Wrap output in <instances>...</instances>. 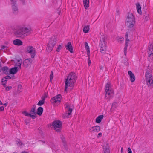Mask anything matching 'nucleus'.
I'll use <instances>...</instances> for the list:
<instances>
[{
	"label": "nucleus",
	"mask_w": 153,
	"mask_h": 153,
	"mask_svg": "<svg viewBox=\"0 0 153 153\" xmlns=\"http://www.w3.org/2000/svg\"><path fill=\"white\" fill-rule=\"evenodd\" d=\"M14 33L18 37H23L31 33V29L30 27L26 25H17L16 26Z\"/></svg>",
	"instance_id": "nucleus-1"
},
{
	"label": "nucleus",
	"mask_w": 153,
	"mask_h": 153,
	"mask_svg": "<svg viewBox=\"0 0 153 153\" xmlns=\"http://www.w3.org/2000/svg\"><path fill=\"white\" fill-rule=\"evenodd\" d=\"M126 20V24L128 29L131 30H133L135 21L134 17L132 13H128Z\"/></svg>",
	"instance_id": "nucleus-2"
},
{
	"label": "nucleus",
	"mask_w": 153,
	"mask_h": 153,
	"mask_svg": "<svg viewBox=\"0 0 153 153\" xmlns=\"http://www.w3.org/2000/svg\"><path fill=\"white\" fill-rule=\"evenodd\" d=\"M77 77L75 73L71 72L69 74L65 82H68L69 84L74 86V83L76 81Z\"/></svg>",
	"instance_id": "nucleus-3"
},
{
	"label": "nucleus",
	"mask_w": 153,
	"mask_h": 153,
	"mask_svg": "<svg viewBox=\"0 0 153 153\" xmlns=\"http://www.w3.org/2000/svg\"><path fill=\"white\" fill-rule=\"evenodd\" d=\"M146 80L147 85L150 88L153 87V79L152 75L150 74V71H147L146 73Z\"/></svg>",
	"instance_id": "nucleus-4"
},
{
	"label": "nucleus",
	"mask_w": 153,
	"mask_h": 153,
	"mask_svg": "<svg viewBox=\"0 0 153 153\" xmlns=\"http://www.w3.org/2000/svg\"><path fill=\"white\" fill-rule=\"evenodd\" d=\"M105 92L106 94L105 98H107L112 97L114 94V91L112 90L109 83H107L105 85Z\"/></svg>",
	"instance_id": "nucleus-5"
},
{
	"label": "nucleus",
	"mask_w": 153,
	"mask_h": 153,
	"mask_svg": "<svg viewBox=\"0 0 153 153\" xmlns=\"http://www.w3.org/2000/svg\"><path fill=\"white\" fill-rule=\"evenodd\" d=\"M56 41L55 37L50 39L47 48V50L48 52H50L52 50L54 46L56 44Z\"/></svg>",
	"instance_id": "nucleus-6"
},
{
	"label": "nucleus",
	"mask_w": 153,
	"mask_h": 153,
	"mask_svg": "<svg viewBox=\"0 0 153 153\" xmlns=\"http://www.w3.org/2000/svg\"><path fill=\"white\" fill-rule=\"evenodd\" d=\"M53 128L57 132L61 131V129L62 126V123L59 120H56L53 121L52 125Z\"/></svg>",
	"instance_id": "nucleus-7"
},
{
	"label": "nucleus",
	"mask_w": 153,
	"mask_h": 153,
	"mask_svg": "<svg viewBox=\"0 0 153 153\" xmlns=\"http://www.w3.org/2000/svg\"><path fill=\"white\" fill-rule=\"evenodd\" d=\"M61 96L60 94H58L54 97L51 100V102L53 104H54L55 103H59L61 101Z\"/></svg>",
	"instance_id": "nucleus-8"
},
{
	"label": "nucleus",
	"mask_w": 153,
	"mask_h": 153,
	"mask_svg": "<svg viewBox=\"0 0 153 153\" xmlns=\"http://www.w3.org/2000/svg\"><path fill=\"white\" fill-rule=\"evenodd\" d=\"M27 52L30 53L32 58H33L35 55V50L34 48L32 46H28L26 48Z\"/></svg>",
	"instance_id": "nucleus-9"
},
{
	"label": "nucleus",
	"mask_w": 153,
	"mask_h": 153,
	"mask_svg": "<svg viewBox=\"0 0 153 153\" xmlns=\"http://www.w3.org/2000/svg\"><path fill=\"white\" fill-rule=\"evenodd\" d=\"M10 4L13 13L15 14H17L18 11V7L17 2L13 3Z\"/></svg>",
	"instance_id": "nucleus-10"
},
{
	"label": "nucleus",
	"mask_w": 153,
	"mask_h": 153,
	"mask_svg": "<svg viewBox=\"0 0 153 153\" xmlns=\"http://www.w3.org/2000/svg\"><path fill=\"white\" fill-rule=\"evenodd\" d=\"M65 105L66 106L65 108L68 110V113L66 112L65 114L64 117L68 118L69 116L71 115L72 112V109L71 108H70L69 105L68 103H66Z\"/></svg>",
	"instance_id": "nucleus-11"
},
{
	"label": "nucleus",
	"mask_w": 153,
	"mask_h": 153,
	"mask_svg": "<svg viewBox=\"0 0 153 153\" xmlns=\"http://www.w3.org/2000/svg\"><path fill=\"white\" fill-rule=\"evenodd\" d=\"M148 56H152L153 55V42H152L148 46Z\"/></svg>",
	"instance_id": "nucleus-12"
},
{
	"label": "nucleus",
	"mask_w": 153,
	"mask_h": 153,
	"mask_svg": "<svg viewBox=\"0 0 153 153\" xmlns=\"http://www.w3.org/2000/svg\"><path fill=\"white\" fill-rule=\"evenodd\" d=\"M32 61V59L30 58L25 59L23 62L24 66L26 68L28 67L31 65Z\"/></svg>",
	"instance_id": "nucleus-13"
},
{
	"label": "nucleus",
	"mask_w": 153,
	"mask_h": 153,
	"mask_svg": "<svg viewBox=\"0 0 153 153\" xmlns=\"http://www.w3.org/2000/svg\"><path fill=\"white\" fill-rule=\"evenodd\" d=\"M0 70V72L2 71L3 74H4L6 75L9 74V69L8 67L4 66L1 67Z\"/></svg>",
	"instance_id": "nucleus-14"
},
{
	"label": "nucleus",
	"mask_w": 153,
	"mask_h": 153,
	"mask_svg": "<svg viewBox=\"0 0 153 153\" xmlns=\"http://www.w3.org/2000/svg\"><path fill=\"white\" fill-rule=\"evenodd\" d=\"M65 47L66 49L69 51L71 53H73V47L71 42H68L65 46Z\"/></svg>",
	"instance_id": "nucleus-15"
},
{
	"label": "nucleus",
	"mask_w": 153,
	"mask_h": 153,
	"mask_svg": "<svg viewBox=\"0 0 153 153\" xmlns=\"http://www.w3.org/2000/svg\"><path fill=\"white\" fill-rule=\"evenodd\" d=\"M128 74L130 76L131 82H133L135 81V78L134 74L130 71H128Z\"/></svg>",
	"instance_id": "nucleus-16"
},
{
	"label": "nucleus",
	"mask_w": 153,
	"mask_h": 153,
	"mask_svg": "<svg viewBox=\"0 0 153 153\" xmlns=\"http://www.w3.org/2000/svg\"><path fill=\"white\" fill-rule=\"evenodd\" d=\"M18 67H15L9 69V74H14L16 73L18 71Z\"/></svg>",
	"instance_id": "nucleus-17"
},
{
	"label": "nucleus",
	"mask_w": 153,
	"mask_h": 153,
	"mask_svg": "<svg viewBox=\"0 0 153 153\" xmlns=\"http://www.w3.org/2000/svg\"><path fill=\"white\" fill-rule=\"evenodd\" d=\"M13 43L15 45L20 46L22 44V42L20 39H16L13 41Z\"/></svg>",
	"instance_id": "nucleus-18"
},
{
	"label": "nucleus",
	"mask_w": 153,
	"mask_h": 153,
	"mask_svg": "<svg viewBox=\"0 0 153 153\" xmlns=\"http://www.w3.org/2000/svg\"><path fill=\"white\" fill-rule=\"evenodd\" d=\"M89 0H83V4L85 9L89 7Z\"/></svg>",
	"instance_id": "nucleus-19"
},
{
	"label": "nucleus",
	"mask_w": 153,
	"mask_h": 153,
	"mask_svg": "<svg viewBox=\"0 0 153 153\" xmlns=\"http://www.w3.org/2000/svg\"><path fill=\"white\" fill-rule=\"evenodd\" d=\"M85 48L87 50V55L88 57L90 56V49L89 48V47L88 45V44L87 42H85Z\"/></svg>",
	"instance_id": "nucleus-20"
},
{
	"label": "nucleus",
	"mask_w": 153,
	"mask_h": 153,
	"mask_svg": "<svg viewBox=\"0 0 153 153\" xmlns=\"http://www.w3.org/2000/svg\"><path fill=\"white\" fill-rule=\"evenodd\" d=\"M128 33L126 32L125 35V38L126 39L125 40V46H127L128 44V42H129V39H128Z\"/></svg>",
	"instance_id": "nucleus-21"
},
{
	"label": "nucleus",
	"mask_w": 153,
	"mask_h": 153,
	"mask_svg": "<svg viewBox=\"0 0 153 153\" xmlns=\"http://www.w3.org/2000/svg\"><path fill=\"white\" fill-rule=\"evenodd\" d=\"M92 128H94V129H93V132H98L100 130V127L99 126H97L94 127H92Z\"/></svg>",
	"instance_id": "nucleus-22"
},
{
	"label": "nucleus",
	"mask_w": 153,
	"mask_h": 153,
	"mask_svg": "<svg viewBox=\"0 0 153 153\" xmlns=\"http://www.w3.org/2000/svg\"><path fill=\"white\" fill-rule=\"evenodd\" d=\"M43 111V109L42 107H39L37 109V114L41 116Z\"/></svg>",
	"instance_id": "nucleus-23"
},
{
	"label": "nucleus",
	"mask_w": 153,
	"mask_h": 153,
	"mask_svg": "<svg viewBox=\"0 0 153 153\" xmlns=\"http://www.w3.org/2000/svg\"><path fill=\"white\" fill-rule=\"evenodd\" d=\"M60 138L65 148L66 149H67V145L65 137L63 135H62L61 136Z\"/></svg>",
	"instance_id": "nucleus-24"
},
{
	"label": "nucleus",
	"mask_w": 153,
	"mask_h": 153,
	"mask_svg": "<svg viewBox=\"0 0 153 153\" xmlns=\"http://www.w3.org/2000/svg\"><path fill=\"white\" fill-rule=\"evenodd\" d=\"M23 114L25 115V116H30L31 117L32 119H35L36 118V116H35V115H32V114H30L29 113L27 112L26 111H24L23 112Z\"/></svg>",
	"instance_id": "nucleus-25"
},
{
	"label": "nucleus",
	"mask_w": 153,
	"mask_h": 153,
	"mask_svg": "<svg viewBox=\"0 0 153 153\" xmlns=\"http://www.w3.org/2000/svg\"><path fill=\"white\" fill-rule=\"evenodd\" d=\"M103 115H100L96 119V122L97 123H100L101 120L103 118Z\"/></svg>",
	"instance_id": "nucleus-26"
},
{
	"label": "nucleus",
	"mask_w": 153,
	"mask_h": 153,
	"mask_svg": "<svg viewBox=\"0 0 153 153\" xmlns=\"http://www.w3.org/2000/svg\"><path fill=\"white\" fill-rule=\"evenodd\" d=\"M65 91H67V88L68 87H70L71 88V89H72V88L73 87V86L69 84L68 82H65Z\"/></svg>",
	"instance_id": "nucleus-27"
},
{
	"label": "nucleus",
	"mask_w": 153,
	"mask_h": 153,
	"mask_svg": "<svg viewBox=\"0 0 153 153\" xmlns=\"http://www.w3.org/2000/svg\"><path fill=\"white\" fill-rule=\"evenodd\" d=\"M89 25H88L86 26H85L83 29V31L85 33H87L88 32L89 30Z\"/></svg>",
	"instance_id": "nucleus-28"
},
{
	"label": "nucleus",
	"mask_w": 153,
	"mask_h": 153,
	"mask_svg": "<svg viewBox=\"0 0 153 153\" xmlns=\"http://www.w3.org/2000/svg\"><path fill=\"white\" fill-rule=\"evenodd\" d=\"M137 9L138 13L141 14L142 12L141 10V7L139 4H136Z\"/></svg>",
	"instance_id": "nucleus-29"
},
{
	"label": "nucleus",
	"mask_w": 153,
	"mask_h": 153,
	"mask_svg": "<svg viewBox=\"0 0 153 153\" xmlns=\"http://www.w3.org/2000/svg\"><path fill=\"white\" fill-rule=\"evenodd\" d=\"M101 53L102 54H104L105 53L106 51V46L104 47H102L100 48Z\"/></svg>",
	"instance_id": "nucleus-30"
},
{
	"label": "nucleus",
	"mask_w": 153,
	"mask_h": 153,
	"mask_svg": "<svg viewBox=\"0 0 153 153\" xmlns=\"http://www.w3.org/2000/svg\"><path fill=\"white\" fill-rule=\"evenodd\" d=\"M106 39V37L105 35H102L100 38V42H105V40Z\"/></svg>",
	"instance_id": "nucleus-31"
},
{
	"label": "nucleus",
	"mask_w": 153,
	"mask_h": 153,
	"mask_svg": "<svg viewBox=\"0 0 153 153\" xmlns=\"http://www.w3.org/2000/svg\"><path fill=\"white\" fill-rule=\"evenodd\" d=\"M117 106V103L116 102H114L112 104L111 108V110H114V109L116 108Z\"/></svg>",
	"instance_id": "nucleus-32"
},
{
	"label": "nucleus",
	"mask_w": 153,
	"mask_h": 153,
	"mask_svg": "<svg viewBox=\"0 0 153 153\" xmlns=\"http://www.w3.org/2000/svg\"><path fill=\"white\" fill-rule=\"evenodd\" d=\"M103 152V153H109L110 150L108 146H106L104 147Z\"/></svg>",
	"instance_id": "nucleus-33"
},
{
	"label": "nucleus",
	"mask_w": 153,
	"mask_h": 153,
	"mask_svg": "<svg viewBox=\"0 0 153 153\" xmlns=\"http://www.w3.org/2000/svg\"><path fill=\"white\" fill-rule=\"evenodd\" d=\"M22 63V61L18 60V62L16 63L17 64L16 65V66H17L18 69H20L21 68V65Z\"/></svg>",
	"instance_id": "nucleus-34"
},
{
	"label": "nucleus",
	"mask_w": 153,
	"mask_h": 153,
	"mask_svg": "<svg viewBox=\"0 0 153 153\" xmlns=\"http://www.w3.org/2000/svg\"><path fill=\"white\" fill-rule=\"evenodd\" d=\"M116 39L118 42L120 43L123 42L124 41V38L123 37H117Z\"/></svg>",
	"instance_id": "nucleus-35"
},
{
	"label": "nucleus",
	"mask_w": 153,
	"mask_h": 153,
	"mask_svg": "<svg viewBox=\"0 0 153 153\" xmlns=\"http://www.w3.org/2000/svg\"><path fill=\"white\" fill-rule=\"evenodd\" d=\"M100 46V48L102 47H104L106 46V43L105 42H100L99 45Z\"/></svg>",
	"instance_id": "nucleus-36"
},
{
	"label": "nucleus",
	"mask_w": 153,
	"mask_h": 153,
	"mask_svg": "<svg viewBox=\"0 0 153 153\" xmlns=\"http://www.w3.org/2000/svg\"><path fill=\"white\" fill-rule=\"evenodd\" d=\"M30 112L32 115H35V116L36 117L35 109L32 108L30 110Z\"/></svg>",
	"instance_id": "nucleus-37"
},
{
	"label": "nucleus",
	"mask_w": 153,
	"mask_h": 153,
	"mask_svg": "<svg viewBox=\"0 0 153 153\" xmlns=\"http://www.w3.org/2000/svg\"><path fill=\"white\" fill-rule=\"evenodd\" d=\"M7 81V80L6 79V78L5 77H4L2 79V84L3 85H5V83H6V82Z\"/></svg>",
	"instance_id": "nucleus-38"
},
{
	"label": "nucleus",
	"mask_w": 153,
	"mask_h": 153,
	"mask_svg": "<svg viewBox=\"0 0 153 153\" xmlns=\"http://www.w3.org/2000/svg\"><path fill=\"white\" fill-rule=\"evenodd\" d=\"M44 103L45 102L41 100L38 102L37 105L39 106H41L42 105H43Z\"/></svg>",
	"instance_id": "nucleus-39"
},
{
	"label": "nucleus",
	"mask_w": 153,
	"mask_h": 153,
	"mask_svg": "<svg viewBox=\"0 0 153 153\" xmlns=\"http://www.w3.org/2000/svg\"><path fill=\"white\" fill-rule=\"evenodd\" d=\"M16 143L19 144V146H22L23 144L22 142L20 140H18L16 141Z\"/></svg>",
	"instance_id": "nucleus-40"
},
{
	"label": "nucleus",
	"mask_w": 153,
	"mask_h": 153,
	"mask_svg": "<svg viewBox=\"0 0 153 153\" xmlns=\"http://www.w3.org/2000/svg\"><path fill=\"white\" fill-rule=\"evenodd\" d=\"M53 71H51V74L50 76V80L51 81L52 80L53 78Z\"/></svg>",
	"instance_id": "nucleus-41"
},
{
	"label": "nucleus",
	"mask_w": 153,
	"mask_h": 153,
	"mask_svg": "<svg viewBox=\"0 0 153 153\" xmlns=\"http://www.w3.org/2000/svg\"><path fill=\"white\" fill-rule=\"evenodd\" d=\"M127 49V46H125L124 49V52L125 55H126V54Z\"/></svg>",
	"instance_id": "nucleus-42"
},
{
	"label": "nucleus",
	"mask_w": 153,
	"mask_h": 153,
	"mask_svg": "<svg viewBox=\"0 0 153 153\" xmlns=\"http://www.w3.org/2000/svg\"><path fill=\"white\" fill-rule=\"evenodd\" d=\"M62 48V46L60 45H59L57 48L56 49V51L57 52H59V51Z\"/></svg>",
	"instance_id": "nucleus-43"
},
{
	"label": "nucleus",
	"mask_w": 153,
	"mask_h": 153,
	"mask_svg": "<svg viewBox=\"0 0 153 153\" xmlns=\"http://www.w3.org/2000/svg\"><path fill=\"white\" fill-rule=\"evenodd\" d=\"M89 57L90 56L88 57V65L89 66L90 65L91 63V61Z\"/></svg>",
	"instance_id": "nucleus-44"
},
{
	"label": "nucleus",
	"mask_w": 153,
	"mask_h": 153,
	"mask_svg": "<svg viewBox=\"0 0 153 153\" xmlns=\"http://www.w3.org/2000/svg\"><path fill=\"white\" fill-rule=\"evenodd\" d=\"M11 88L12 87L11 86L7 87L6 88V89L7 91H8L9 90H10Z\"/></svg>",
	"instance_id": "nucleus-45"
},
{
	"label": "nucleus",
	"mask_w": 153,
	"mask_h": 153,
	"mask_svg": "<svg viewBox=\"0 0 153 153\" xmlns=\"http://www.w3.org/2000/svg\"><path fill=\"white\" fill-rule=\"evenodd\" d=\"M20 0L21 1L23 5H25V0Z\"/></svg>",
	"instance_id": "nucleus-46"
},
{
	"label": "nucleus",
	"mask_w": 153,
	"mask_h": 153,
	"mask_svg": "<svg viewBox=\"0 0 153 153\" xmlns=\"http://www.w3.org/2000/svg\"><path fill=\"white\" fill-rule=\"evenodd\" d=\"M5 77L6 78V79H11V77L10 76H9L8 75L5 76Z\"/></svg>",
	"instance_id": "nucleus-47"
},
{
	"label": "nucleus",
	"mask_w": 153,
	"mask_h": 153,
	"mask_svg": "<svg viewBox=\"0 0 153 153\" xmlns=\"http://www.w3.org/2000/svg\"><path fill=\"white\" fill-rule=\"evenodd\" d=\"M128 153H132V152L131 150V148L130 147H129L128 149Z\"/></svg>",
	"instance_id": "nucleus-48"
},
{
	"label": "nucleus",
	"mask_w": 153,
	"mask_h": 153,
	"mask_svg": "<svg viewBox=\"0 0 153 153\" xmlns=\"http://www.w3.org/2000/svg\"><path fill=\"white\" fill-rule=\"evenodd\" d=\"M149 19V16H148L147 15L146 16H145V20L146 21H147Z\"/></svg>",
	"instance_id": "nucleus-49"
},
{
	"label": "nucleus",
	"mask_w": 153,
	"mask_h": 153,
	"mask_svg": "<svg viewBox=\"0 0 153 153\" xmlns=\"http://www.w3.org/2000/svg\"><path fill=\"white\" fill-rule=\"evenodd\" d=\"M10 1H11L10 4L13 3L17 2L16 0H10Z\"/></svg>",
	"instance_id": "nucleus-50"
},
{
	"label": "nucleus",
	"mask_w": 153,
	"mask_h": 153,
	"mask_svg": "<svg viewBox=\"0 0 153 153\" xmlns=\"http://www.w3.org/2000/svg\"><path fill=\"white\" fill-rule=\"evenodd\" d=\"M4 110V107L2 106L0 107V111H3Z\"/></svg>",
	"instance_id": "nucleus-51"
},
{
	"label": "nucleus",
	"mask_w": 153,
	"mask_h": 153,
	"mask_svg": "<svg viewBox=\"0 0 153 153\" xmlns=\"http://www.w3.org/2000/svg\"><path fill=\"white\" fill-rule=\"evenodd\" d=\"M7 48V47L5 46H3L1 48V50L4 49H6Z\"/></svg>",
	"instance_id": "nucleus-52"
},
{
	"label": "nucleus",
	"mask_w": 153,
	"mask_h": 153,
	"mask_svg": "<svg viewBox=\"0 0 153 153\" xmlns=\"http://www.w3.org/2000/svg\"><path fill=\"white\" fill-rule=\"evenodd\" d=\"M102 135V134L101 133H100L98 134L97 137L99 138V137H101Z\"/></svg>",
	"instance_id": "nucleus-53"
},
{
	"label": "nucleus",
	"mask_w": 153,
	"mask_h": 153,
	"mask_svg": "<svg viewBox=\"0 0 153 153\" xmlns=\"http://www.w3.org/2000/svg\"><path fill=\"white\" fill-rule=\"evenodd\" d=\"M47 96H48L47 94L46 93H45L44 94V95L42 97H44L45 98L47 97Z\"/></svg>",
	"instance_id": "nucleus-54"
},
{
	"label": "nucleus",
	"mask_w": 153,
	"mask_h": 153,
	"mask_svg": "<svg viewBox=\"0 0 153 153\" xmlns=\"http://www.w3.org/2000/svg\"><path fill=\"white\" fill-rule=\"evenodd\" d=\"M41 98H42V100H41L45 102V98L44 97L42 96V97Z\"/></svg>",
	"instance_id": "nucleus-55"
},
{
	"label": "nucleus",
	"mask_w": 153,
	"mask_h": 153,
	"mask_svg": "<svg viewBox=\"0 0 153 153\" xmlns=\"http://www.w3.org/2000/svg\"><path fill=\"white\" fill-rule=\"evenodd\" d=\"M57 12L58 14L59 15L60 14V9H59V8H58V9H57Z\"/></svg>",
	"instance_id": "nucleus-56"
},
{
	"label": "nucleus",
	"mask_w": 153,
	"mask_h": 153,
	"mask_svg": "<svg viewBox=\"0 0 153 153\" xmlns=\"http://www.w3.org/2000/svg\"><path fill=\"white\" fill-rule=\"evenodd\" d=\"M22 88V86L21 85H18V89H21V88Z\"/></svg>",
	"instance_id": "nucleus-57"
},
{
	"label": "nucleus",
	"mask_w": 153,
	"mask_h": 153,
	"mask_svg": "<svg viewBox=\"0 0 153 153\" xmlns=\"http://www.w3.org/2000/svg\"><path fill=\"white\" fill-rule=\"evenodd\" d=\"M36 105H34L33 106L32 108L34 109H36Z\"/></svg>",
	"instance_id": "nucleus-58"
},
{
	"label": "nucleus",
	"mask_w": 153,
	"mask_h": 153,
	"mask_svg": "<svg viewBox=\"0 0 153 153\" xmlns=\"http://www.w3.org/2000/svg\"><path fill=\"white\" fill-rule=\"evenodd\" d=\"M94 129V128H92V127L89 129V131L91 132L93 131V129Z\"/></svg>",
	"instance_id": "nucleus-59"
},
{
	"label": "nucleus",
	"mask_w": 153,
	"mask_h": 153,
	"mask_svg": "<svg viewBox=\"0 0 153 153\" xmlns=\"http://www.w3.org/2000/svg\"><path fill=\"white\" fill-rule=\"evenodd\" d=\"M21 153H29L28 152H26V151H23Z\"/></svg>",
	"instance_id": "nucleus-60"
},
{
	"label": "nucleus",
	"mask_w": 153,
	"mask_h": 153,
	"mask_svg": "<svg viewBox=\"0 0 153 153\" xmlns=\"http://www.w3.org/2000/svg\"><path fill=\"white\" fill-rule=\"evenodd\" d=\"M3 105H4L5 106H6L7 105V102L5 103H4V104H3Z\"/></svg>",
	"instance_id": "nucleus-61"
},
{
	"label": "nucleus",
	"mask_w": 153,
	"mask_h": 153,
	"mask_svg": "<svg viewBox=\"0 0 153 153\" xmlns=\"http://www.w3.org/2000/svg\"><path fill=\"white\" fill-rule=\"evenodd\" d=\"M123 148H121V153H122L123 152Z\"/></svg>",
	"instance_id": "nucleus-62"
},
{
	"label": "nucleus",
	"mask_w": 153,
	"mask_h": 153,
	"mask_svg": "<svg viewBox=\"0 0 153 153\" xmlns=\"http://www.w3.org/2000/svg\"><path fill=\"white\" fill-rule=\"evenodd\" d=\"M25 122L26 125H27L29 123V122H28L25 121Z\"/></svg>",
	"instance_id": "nucleus-63"
},
{
	"label": "nucleus",
	"mask_w": 153,
	"mask_h": 153,
	"mask_svg": "<svg viewBox=\"0 0 153 153\" xmlns=\"http://www.w3.org/2000/svg\"><path fill=\"white\" fill-rule=\"evenodd\" d=\"M3 104L1 102L0 100V105H2Z\"/></svg>",
	"instance_id": "nucleus-64"
}]
</instances>
